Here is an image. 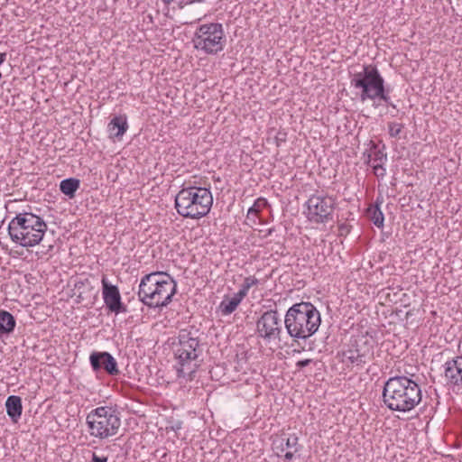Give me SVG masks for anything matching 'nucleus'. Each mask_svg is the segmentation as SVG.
<instances>
[{
    "label": "nucleus",
    "mask_w": 462,
    "mask_h": 462,
    "mask_svg": "<svg viewBox=\"0 0 462 462\" xmlns=\"http://www.w3.org/2000/svg\"><path fill=\"white\" fill-rule=\"evenodd\" d=\"M421 398L420 385L407 376H393L384 383L383 401L391 411H410L421 402Z\"/></svg>",
    "instance_id": "1"
},
{
    "label": "nucleus",
    "mask_w": 462,
    "mask_h": 462,
    "mask_svg": "<svg viewBox=\"0 0 462 462\" xmlns=\"http://www.w3.org/2000/svg\"><path fill=\"white\" fill-rule=\"evenodd\" d=\"M46 230L45 221L31 212L17 214L8 224L11 240L23 247L38 245L42 240Z\"/></svg>",
    "instance_id": "2"
},
{
    "label": "nucleus",
    "mask_w": 462,
    "mask_h": 462,
    "mask_svg": "<svg viewBox=\"0 0 462 462\" xmlns=\"http://www.w3.org/2000/svg\"><path fill=\"white\" fill-rule=\"evenodd\" d=\"M212 204L210 189L203 187L182 188L175 196V208L185 218L199 219L207 216Z\"/></svg>",
    "instance_id": "3"
},
{
    "label": "nucleus",
    "mask_w": 462,
    "mask_h": 462,
    "mask_svg": "<svg viewBox=\"0 0 462 462\" xmlns=\"http://www.w3.org/2000/svg\"><path fill=\"white\" fill-rule=\"evenodd\" d=\"M284 323L291 337L307 338L318 330L320 315L312 304L301 302L289 309Z\"/></svg>",
    "instance_id": "4"
},
{
    "label": "nucleus",
    "mask_w": 462,
    "mask_h": 462,
    "mask_svg": "<svg viewBox=\"0 0 462 462\" xmlns=\"http://www.w3.org/2000/svg\"><path fill=\"white\" fill-rule=\"evenodd\" d=\"M199 340L191 333L181 330L179 334V343L175 347V357L178 360V376L191 381L199 365Z\"/></svg>",
    "instance_id": "5"
},
{
    "label": "nucleus",
    "mask_w": 462,
    "mask_h": 462,
    "mask_svg": "<svg viewBox=\"0 0 462 462\" xmlns=\"http://www.w3.org/2000/svg\"><path fill=\"white\" fill-rule=\"evenodd\" d=\"M87 424L91 436L99 439H106L117 435L121 420L115 409L101 406L88 414Z\"/></svg>",
    "instance_id": "6"
},
{
    "label": "nucleus",
    "mask_w": 462,
    "mask_h": 462,
    "mask_svg": "<svg viewBox=\"0 0 462 462\" xmlns=\"http://www.w3.org/2000/svg\"><path fill=\"white\" fill-rule=\"evenodd\" d=\"M383 83L378 69L371 65L365 66L362 71L354 74L351 79V86L360 90L362 101L379 98L388 102L390 97L384 93Z\"/></svg>",
    "instance_id": "7"
},
{
    "label": "nucleus",
    "mask_w": 462,
    "mask_h": 462,
    "mask_svg": "<svg viewBox=\"0 0 462 462\" xmlns=\"http://www.w3.org/2000/svg\"><path fill=\"white\" fill-rule=\"evenodd\" d=\"M192 42L196 50L208 55L222 51L226 43L222 24L209 23L199 25L194 33Z\"/></svg>",
    "instance_id": "8"
},
{
    "label": "nucleus",
    "mask_w": 462,
    "mask_h": 462,
    "mask_svg": "<svg viewBox=\"0 0 462 462\" xmlns=\"http://www.w3.org/2000/svg\"><path fill=\"white\" fill-rule=\"evenodd\" d=\"M335 200L332 197L312 195L306 202L307 218L314 223H324L332 215Z\"/></svg>",
    "instance_id": "9"
},
{
    "label": "nucleus",
    "mask_w": 462,
    "mask_h": 462,
    "mask_svg": "<svg viewBox=\"0 0 462 462\" xmlns=\"http://www.w3.org/2000/svg\"><path fill=\"white\" fill-rule=\"evenodd\" d=\"M257 332L260 337L269 341L279 338L281 333V319L276 311H266L256 323Z\"/></svg>",
    "instance_id": "10"
},
{
    "label": "nucleus",
    "mask_w": 462,
    "mask_h": 462,
    "mask_svg": "<svg viewBox=\"0 0 462 462\" xmlns=\"http://www.w3.org/2000/svg\"><path fill=\"white\" fill-rule=\"evenodd\" d=\"M176 282L173 278L164 272H155L146 274L140 282L139 289L154 287V289H162L167 287L170 289H176Z\"/></svg>",
    "instance_id": "11"
},
{
    "label": "nucleus",
    "mask_w": 462,
    "mask_h": 462,
    "mask_svg": "<svg viewBox=\"0 0 462 462\" xmlns=\"http://www.w3.org/2000/svg\"><path fill=\"white\" fill-rule=\"evenodd\" d=\"M89 359L95 371L104 369L112 375L119 373L116 359L107 352H93Z\"/></svg>",
    "instance_id": "12"
},
{
    "label": "nucleus",
    "mask_w": 462,
    "mask_h": 462,
    "mask_svg": "<svg viewBox=\"0 0 462 462\" xmlns=\"http://www.w3.org/2000/svg\"><path fill=\"white\" fill-rule=\"evenodd\" d=\"M387 162V155L378 148L377 145L373 146L367 151V163L373 168L374 173L377 178H383L386 174V170L383 167Z\"/></svg>",
    "instance_id": "13"
},
{
    "label": "nucleus",
    "mask_w": 462,
    "mask_h": 462,
    "mask_svg": "<svg viewBox=\"0 0 462 462\" xmlns=\"http://www.w3.org/2000/svg\"><path fill=\"white\" fill-rule=\"evenodd\" d=\"M163 291H138V296L141 300L149 307L166 306L171 300L176 291H171V293L162 295Z\"/></svg>",
    "instance_id": "14"
},
{
    "label": "nucleus",
    "mask_w": 462,
    "mask_h": 462,
    "mask_svg": "<svg viewBox=\"0 0 462 462\" xmlns=\"http://www.w3.org/2000/svg\"><path fill=\"white\" fill-rule=\"evenodd\" d=\"M445 378L448 383L462 387V356L446 362Z\"/></svg>",
    "instance_id": "15"
},
{
    "label": "nucleus",
    "mask_w": 462,
    "mask_h": 462,
    "mask_svg": "<svg viewBox=\"0 0 462 462\" xmlns=\"http://www.w3.org/2000/svg\"><path fill=\"white\" fill-rule=\"evenodd\" d=\"M351 345L358 354L359 363H362V365L366 364L374 353L373 341L369 340L365 336H360Z\"/></svg>",
    "instance_id": "16"
},
{
    "label": "nucleus",
    "mask_w": 462,
    "mask_h": 462,
    "mask_svg": "<svg viewBox=\"0 0 462 462\" xmlns=\"http://www.w3.org/2000/svg\"><path fill=\"white\" fill-rule=\"evenodd\" d=\"M247 291H238L236 293L225 295L219 305V310L223 315H228L234 312L242 300L245 297Z\"/></svg>",
    "instance_id": "17"
},
{
    "label": "nucleus",
    "mask_w": 462,
    "mask_h": 462,
    "mask_svg": "<svg viewBox=\"0 0 462 462\" xmlns=\"http://www.w3.org/2000/svg\"><path fill=\"white\" fill-rule=\"evenodd\" d=\"M127 129L128 124L125 116H115L107 125V131L111 138L122 137Z\"/></svg>",
    "instance_id": "18"
},
{
    "label": "nucleus",
    "mask_w": 462,
    "mask_h": 462,
    "mask_svg": "<svg viewBox=\"0 0 462 462\" xmlns=\"http://www.w3.org/2000/svg\"><path fill=\"white\" fill-rule=\"evenodd\" d=\"M103 294L106 305L112 312L125 311V308L121 302L119 291H103Z\"/></svg>",
    "instance_id": "19"
},
{
    "label": "nucleus",
    "mask_w": 462,
    "mask_h": 462,
    "mask_svg": "<svg viewBox=\"0 0 462 462\" xmlns=\"http://www.w3.org/2000/svg\"><path fill=\"white\" fill-rule=\"evenodd\" d=\"M5 406L7 414L12 418L14 421H16L22 413L21 398L18 396L8 397Z\"/></svg>",
    "instance_id": "20"
},
{
    "label": "nucleus",
    "mask_w": 462,
    "mask_h": 462,
    "mask_svg": "<svg viewBox=\"0 0 462 462\" xmlns=\"http://www.w3.org/2000/svg\"><path fill=\"white\" fill-rule=\"evenodd\" d=\"M267 206V200L263 198L257 199L247 211L246 220L251 224L258 222V214Z\"/></svg>",
    "instance_id": "21"
},
{
    "label": "nucleus",
    "mask_w": 462,
    "mask_h": 462,
    "mask_svg": "<svg viewBox=\"0 0 462 462\" xmlns=\"http://www.w3.org/2000/svg\"><path fill=\"white\" fill-rule=\"evenodd\" d=\"M298 440H299V439L296 436H292L291 438H288L286 439L283 438L277 439L273 443V449L276 450V454L278 456H280L278 449H280L281 452L284 451V448L282 446L285 441V445H286L287 448L293 450V452H298V450H299Z\"/></svg>",
    "instance_id": "22"
},
{
    "label": "nucleus",
    "mask_w": 462,
    "mask_h": 462,
    "mask_svg": "<svg viewBox=\"0 0 462 462\" xmlns=\"http://www.w3.org/2000/svg\"><path fill=\"white\" fill-rule=\"evenodd\" d=\"M15 320L12 314L7 311H0V334H7L14 330Z\"/></svg>",
    "instance_id": "23"
},
{
    "label": "nucleus",
    "mask_w": 462,
    "mask_h": 462,
    "mask_svg": "<svg viewBox=\"0 0 462 462\" xmlns=\"http://www.w3.org/2000/svg\"><path fill=\"white\" fill-rule=\"evenodd\" d=\"M79 188V180L74 178L65 179L60 181V191L69 196V198H73L75 192Z\"/></svg>",
    "instance_id": "24"
},
{
    "label": "nucleus",
    "mask_w": 462,
    "mask_h": 462,
    "mask_svg": "<svg viewBox=\"0 0 462 462\" xmlns=\"http://www.w3.org/2000/svg\"><path fill=\"white\" fill-rule=\"evenodd\" d=\"M342 360L347 365H363L362 363H359L358 354L352 345L342 352Z\"/></svg>",
    "instance_id": "25"
},
{
    "label": "nucleus",
    "mask_w": 462,
    "mask_h": 462,
    "mask_svg": "<svg viewBox=\"0 0 462 462\" xmlns=\"http://www.w3.org/2000/svg\"><path fill=\"white\" fill-rule=\"evenodd\" d=\"M368 215L372 222L378 227H382L383 226V214L379 208V207L373 206L368 208Z\"/></svg>",
    "instance_id": "26"
},
{
    "label": "nucleus",
    "mask_w": 462,
    "mask_h": 462,
    "mask_svg": "<svg viewBox=\"0 0 462 462\" xmlns=\"http://www.w3.org/2000/svg\"><path fill=\"white\" fill-rule=\"evenodd\" d=\"M404 128L402 124L390 122L388 124V132L391 137L397 138Z\"/></svg>",
    "instance_id": "27"
},
{
    "label": "nucleus",
    "mask_w": 462,
    "mask_h": 462,
    "mask_svg": "<svg viewBox=\"0 0 462 462\" xmlns=\"http://www.w3.org/2000/svg\"><path fill=\"white\" fill-rule=\"evenodd\" d=\"M106 461H107L106 457H98L96 453H93L91 462H106Z\"/></svg>",
    "instance_id": "28"
},
{
    "label": "nucleus",
    "mask_w": 462,
    "mask_h": 462,
    "mask_svg": "<svg viewBox=\"0 0 462 462\" xmlns=\"http://www.w3.org/2000/svg\"><path fill=\"white\" fill-rule=\"evenodd\" d=\"M311 363L310 359L300 360L297 363V366L300 368L305 367Z\"/></svg>",
    "instance_id": "29"
},
{
    "label": "nucleus",
    "mask_w": 462,
    "mask_h": 462,
    "mask_svg": "<svg viewBox=\"0 0 462 462\" xmlns=\"http://www.w3.org/2000/svg\"><path fill=\"white\" fill-rule=\"evenodd\" d=\"M295 453H296V452H293V450H289V451H287V452L284 454V460H285V461H291V460L293 458V457H294V454H295Z\"/></svg>",
    "instance_id": "30"
},
{
    "label": "nucleus",
    "mask_w": 462,
    "mask_h": 462,
    "mask_svg": "<svg viewBox=\"0 0 462 462\" xmlns=\"http://www.w3.org/2000/svg\"><path fill=\"white\" fill-rule=\"evenodd\" d=\"M102 283H103V289H106V290L117 289L116 286H115V285H108L105 278L102 279Z\"/></svg>",
    "instance_id": "31"
},
{
    "label": "nucleus",
    "mask_w": 462,
    "mask_h": 462,
    "mask_svg": "<svg viewBox=\"0 0 462 462\" xmlns=\"http://www.w3.org/2000/svg\"><path fill=\"white\" fill-rule=\"evenodd\" d=\"M79 284H80L81 286H84V285H85V284H84V282H83V281H82L81 279H76V280H74V287H75L76 289H77L78 287H79Z\"/></svg>",
    "instance_id": "32"
},
{
    "label": "nucleus",
    "mask_w": 462,
    "mask_h": 462,
    "mask_svg": "<svg viewBox=\"0 0 462 462\" xmlns=\"http://www.w3.org/2000/svg\"><path fill=\"white\" fill-rule=\"evenodd\" d=\"M254 284V280H252V282H249V279H247L245 281V284L243 285V287H244L243 289H248L250 286H252Z\"/></svg>",
    "instance_id": "33"
},
{
    "label": "nucleus",
    "mask_w": 462,
    "mask_h": 462,
    "mask_svg": "<svg viewBox=\"0 0 462 462\" xmlns=\"http://www.w3.org/2000/svg\"><path fill=\"white\" fill-rule=\"evenodd\" d=\"M271 234H272V229H269L267 235H271Z\"/></svg>",
    "instance_id": "34"
}]
</instances>
